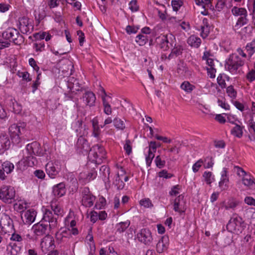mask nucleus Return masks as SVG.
<instances>
[{"instance_id":"obj_1","label":"nucleus","mask_w":255,"mask_h":255,"mask_svg":"<svg viewBox=\"0 0 255 255\" xmlns=\"http://www.w3.org/2000/svg\"><path fill=\"white\" fill-rule=\"evenodd\" d=\"M50 208L46 209L43 216V220L49 223V229L52 230L57 227L58 222L57 218L62 215L63 210L56 201L51 202Z\"/></svg>"},{"instance_id":"obj_2","label":"nucleus","mask_w":255,"mask_h":255,"mask_svg":"<svg viewBox=\"0 0 255 255\" xmlns=\"http://www.w3.org/2000/svg\"><path fill=\"white\" fill-rule=\"evenodd\" d=\"M231 11L234 16H240L233 27L234 30L237 32L242 26L248 23V12L246 8L237 6H234Z\"/></svg>"},{"instance_id":"obj_3","label":"nucleus","mask_w":255,"mask_h":255,"mask_svg":"<svg viewBox=\"0 0 255 255\" xmlns=\"http://www.w3.org/2000/svg\"><path fill=\"white\" fill-rule=\"evenodd\" d=\"M244 64V61L237 54H232L226 61L225 68L230 73L236 74L238 68Z\"/></svg>"},{"instance_id":"obj_4","label":"nucleus","mask_w":255,"mask_h":255,"mask_svg":"<svg viewBox=\"0 0 255 255\" xmlns=\"http://www.w3.org/2000/svg\"><path fill=\"white\" fill-rule=\"evenodd\" d=\"M2 37L4 39L13 42L16 45H20L24 41V38L20 34L18 31L14 28H8L2 33Z\"/></svg>"},{"instance_id":"obj_5","label":"nucleus","mask_w":255,"mask_h":255,"mask_svg":"<svg viewBox=\"0 0 255 255\" xmlns=\"http://www.w3.org/2000/svg\"><path fill=\"white\" fill-rule=\"evenodd\" d=\"M106 152L104 148L99 144L94 145L89 150V157L93 161L100 163L103 159L106 158Z\"/></svg>"},{"instance_id":"obj_6","label":"nucleus","mask_w":255,"mask_h":255,"mask_svg":"<svg viewBox=\"0 0 255 255\" xmlns=\"http://www.w3.org/2000/svg\"><path fill=\"white\" fill-rule=\"evenodd\" d=\"M15 192L13 187L3 185L0 189V200L5 203L10 204L14 200Z\"/></svg>"},{"instance_id":"obj_7","label":"nucleus","mask_w":255,"mask_h":255,"mask_svg":"<svg viewBox=\"0 0 255 255\" xmlns=\"http://www.w3.org/2000/svg\"><path fill=\"white\" fill-rule=\"evenodd\" d=\"M173 37L171 34L163 35L158 37L156 38V42L160 48L165 51L172 47L174 43Z\"/></svg>"},{"instance_id":"obj_8","label":"nucleus","mask_w":255,"mask_h":255,"mask_svg":"<svg viewBox=\"0 0 255 255\" xmlns=\"http://www.w3.org/2000/svg\"><path fill=\"white\" fill-rule=\"evenodd\" d=\"M2 231L4 233H12L14 231L12 220L6 215L3 214L0 221Z\"/></svg>"},{"instance_id":"obj_9","label":"nucleus","mask_w":255,"mask_h":255,"mask_svg":"<svg viewBox=\"0 0 255 255\" xmlns=\"http://www.w3.org/2000/svg\"><path fill=\"white\" fill-rule=\"evenodd\" d=\"M242 219L238 216L232 217L227 225V230L231 233H238L242 229Z\"/></svg>"},{"instance_id":"obj_10","label":"nucleus","mask_w":255,"mask_h":255,"mask_svg":"<svg viewBox=\"0 0 255 255\" xmlns=\"http://www.w3.org/2000/svg\"><path fill=\"white\" fill-rule=\"evenodd\" d=\"M21 130H24V127L15 124L11 125L9 128V132L12 140V142L18 143L20 142L19 135L21 133Z\"/></svg>"},{"instance_id":"obj_11","label":"nucleus","mask_w":255,"mask_h":255,"mask_svg":"<svg viewBox=\"0 0 255 255\" xmlns=\"http://www.w3.org/2000/svg\"><path fill=\"white\" fill-rule=\"evenodd\" d=\"M137 237L138 240L146 245H150L153 240L150 231L148 229H142L137 234Z\"/></svg>"},{"instance_id":"obj_12","label":"nucleus","mask_w":255,"mask_h":255,"mask_svg":"<svg viewBox=\"0 0 255 255\" xmlns=\"http://www.w3.org/2000/svg\"><path fill=\"white\" fill-rule=\"evenodd\" d=\"M19 29L23 34L30 33L33 29V26L30 23L29 19L25 16L19 19Z\"/></svg>"},{"instance_id":"obj_13","label":"nucleus","mask_w":255,"mask_h":255,"mask_svg":"<svg viewBox=\"0 0 255 255\" xmlns=\"http://www.w3.org/2000/svg\"><path fill=\"white\" fill-rule=\"evenodd\" d=\"M45 169L49 176L54 178L60 171V168L58 162H49L45 166Z\"/></svg>"},{"instance_id":"obj_14","label":"nucleus","mask_w":255,"mask_h":255,"mask_svg":"<svg viewBox=\"0 0 255 255\" xmlns=\"http://www.w3.org/2000/svg\"><path fill=\"white\" fill-rule=\"evenodd\" d=\"M26 150L28 154L42 156L43 154L42 152L40 144L36 141H33L28 144L26 145Z\"/></svg>"},{"instance_id":"obj_15","label":"nucleus","mask_w":255,"mask_h":255,"mask_svg":"<svg viewBox=\"0 0 255 255\" xmlns=\"http://www.w3.org/2000/svg\"><path fill=\"white\" fill-rule=\"evenodd\" d=\"M36 212L34 209H29L21 214V219L25 224L30 225L34 222Z\"/></svg>"},{"instance_id":"obj_16","label":"nucleus","mask_w":255,"mask_h":255,"mask_svg":"<svg viewBox=\"0 0 255 255\" xmlns=\"http://www.w3.org/2000/svg\"><path fill=\"white\" fill-rule=\"evenodd\" d=\"M43 222L44 221L42 220L39 223L35 224L32 227L33 232L37 236H41L48 234L47 232L48 225L43 223Z\"/></svg>"},{"instance_id":"obj_17","label":"nucleus","mask_w":255,"mask_h":255,"mask_svg":"<svg viewBox=\"0 0 255 255\" xmlns=\"http://www.w3.org/2000/svg\"><path fill=\"white\" fill-rule=\"evenodd\" d=\"M37 160L33 154L24 155L23 159L18 162L19 164H23L24 166L32 167L37 164Z\"/></svg>"},{"instance_id":"obj_18","label":"nucleus","mask_w":255,"mask_h":255,"mask_svg":"<svg viewBox=\"0 0 255 255\" xmlns=\"http://www.w3.org/2000/svg\"><path fill=\"white\" fill-rule=\"evenodd\" d=\"M83 100L87 106L92 107L95 105L96 101V96L95 94L91 91L85 92L83 96Z\"/></svg>"},{"instance_id":"obj_19","label":"nucleus","mask_w":255,"mask_h":255,"mask_svg":"<svg viewBox=\"0 0 255 255\" xmlns=\"http://www.w3.org/2000/svg\"><path fill=\"white\" fill-rule=\"evenodd\" d=\"M66 191L65 184L63 182H61L53 187V193L57 198H60L64 195Z\"/></svg>"},{"instance_id":"obj_20","label":"nucleus","mask_w":255,"mask_h":255,"mask_svg":"<svg viewBox=\"0 0 255 255\" xmlns=\"http://www.w3.org/2000/svg\"><path fill=\"white\" fill-rule=\"evenodd\" d=\"M10 145V141L8 136L6 134L0 136V154L8 149Z\"/></svg>"},{"instance_id":"obj_21","label":"nucleus","mask_w":255,"mask_h":255,"mask_svg":"<svg viewBox=\"0 0 255 255\" xmlns=\"http://www.w3.org/2000/svg\"><path fill=\"white\" fill-rule=\"evenodd\" d=\"M229 178L227 176V169L224 168L221 172V178L219 183V186L222 190H225L228 187Z\"/></svg>"},{"instance_id":"obj_22","label":"nucleus","mask_w":255,"mask_h":255,"mask_svg":"<svg viewBox=\"0 0 255 255\" xmlns=\"http://www.w3.org/2000/svg\"><path fill=\"white\" fill-rule=\"evenodd\" d=\"M6 250L10 255H17L21 250V246L19 244L10 242L7 246Z\"/></svg>"},{"instance_id":"obj_23","label":"nucleus","mask_w":255,"mask_h":255,"mask_svg":"<svg viewBox=\"0 0 255 255\" xmlns=\"http://www.w3.org/2000/svg\"><path fill=\"white\" fill-rule=\"evenodd\" d=\"M77 145L78 148H79L81 150V151L83 153L84 152H87L90 150L89 143L87 140L84 137H82L81 135L78 139Z\"/></svg>"},{"instance_id":"obj_24","label":"nucleus","mask_w":255,"mask_h":255,"mask_svg":"<svg viewBox=\"0 0 255 255\" xmlns=\"http://www.w3.org/2000/svg\"><path fill=\"white\" fill-rule=\"evenodd\" d=\"M168 238L166 237H162L156 245V251L159 253H161L165 251L168 247Z\"/></svg>"},{"instance_id":"obj_25","label":"nucleus","mask_w":255,"mask_h":255,"mask_svg":"<svg viewBox=\"0 0 255 255\" xmlns=\"http://www.w3.org/2000/svg\"><path fill=\"white\" fill-rule=\"evenodd\" d=\"M201 32V36L203 38H206L210 32V26L208 23V20L204 18L202 20V24L200 26Z\"/></svg>"},{"instance_id":"obj_26","label":"nucleus","mask_w":255,"mask_h":255,"mask_svg":"<svg viewBox=\"0 0 255 255\" xmlns=\"http://www.w3.org/2000/svg\"><path fill=\"white\" fill-rule=\"evenodd\" d=\"M54 241L53 238L49 236H46L41 242V246L42 248H49L53 249L54 247Z\"/></svg>"},{"instance_id":"obj_27","label":"nucleus","mask_w":255,"mask_h":255,"mask_svg":"<svg viewBox=\"0 0 255 255\" xmlns=\"http://www.w3.org/2000/svg\"><path fill=\"white\" fill-rule=\"evenodd\" d=\"M187 43L192 47L198 48L201 43V40L199 37L192 35L188 38Z\"/></svg>"},{"instance_id":"obj_28","label":"nucleus","mask_w":255,"mask_h":255,"mask_svg":"<svg viewBox=\"0 0 255 255\" xmlns=\"http://www.w3.org/2000/svg\"><path fill=\"white\" fill-rule=\"evenodd\" d=\"M95 199V197L92 194L84 196L82 200V205L86 207H90L93 205Z\"/></svg>"},{"instance_id":"obj_29","label":"nucleus","mask_w":255,"mask_h":255,"mask_svg":"<svg viewBox=\"0 0 255 255\" xmlns=\"http://www.w3.org/2000/svg\"><path fill=\"white\" fill-rule=\"evenodd\" d=\"M100 173L102 175V178L105 182L109 181L110 168L106 165H103L100 168Z\"/></svg>"},{"instance_id":"obj_30","label":"nucleus","mask_w":255,"mask_h":255,"mask_svg":"<svg viewBox=\"0 0 255 255\" xmlns=\"http://www.w3.org/2000/svg\"><path fill=\"white\" fill-rule=\"evenodd\" d=\"M183 50V48L182 46L179 45L176 46V45L174 44V48L172 49L171 52L168 56V59L170 60L173 58L174 56L177 57L181 55Z\"/></svg>"},{"instance_id":"obj_31","label":"nucleus","mask_w":255,"mask_h":255,"mask_svg":"<svg viewBox=\"0 0 255 255\" xmlns=\"http://www.w3.org/2000/svg\"><path fill=\"white\" fill-rule=\"evenodd\" d=\"M177 73L180 76H184L188 71V68L186 64L183 61H180L177 65Z\"/></svg>"},{"instance_id":"obj_32","label":"nucleus","mask_w":255,"mask_h":255,"mask_svg":"<svg viewBox=\"0 0 255 255\" xmlns=\"http://www.w3.org/2000/svg\"><path fill=\"white\" fill-rule=\"evenodd\" d=\"M233 242V235L230 232L227 234L224 235L222 239V245L223 247H226L230 245Z\"/></svg>"},{"instance_id":"obj_33","label":"nucleus","mask_w":255,"mask_h":255,"mask_svg":"<svg viewBox=\"0 0 255 255\" xmlns=\"http://www.w3.org/2000/svg\"><path fill=\"white\" fill-rule=\"evenodd\" d=\"M243 128L241 126L236 124L235 126L231 130V133L238 138H241L243 134Z\"/></svg>"},{"instance_id":"obj_34","label":"nucleus","mask_w":255,"mask_h":255,"mask_svg":"<svg viewBox=\"0 0 255 255\" xmlns=\"http://www.w3.org/2000/svg\"><path fill=\"white\" fill-rule=\"evenodd\" d=\"M130 225V221L127 220L125 222L119 223L116 225L117 232L121 233L124 232Z\"/></svg>"},{"instance_id":"obj_35","label":"nucleus","mask_w":255,"mask_h":255,"mask_svg":"<svg viewBox=\"0 0 255 255\" xmlns=\"http://www.w3.org/2000/svg\"><path fill=\"white\" fill-rule=\"evenodd\" d=\"M183 198V196L179 195L178 197L175 198L174 203V210L175 212H179L180 213L184 212V210L182 209L181 205L180 203V199H182Z\"/></svg>"},{"instance_id":"obj_36","label":"nucleus","mask_w":255,"mask_h":255,"mask_svg":"<svg viewBox=\"0 0 255 255\" xmlns=\"http://www.w3.org/2000/svg\"><path fill=\"white\" fill-rule=\"evenodd\" d=\"M113 184L116 187H117V188L118 190H121L124 188L125 183L120 178V175L119 173H117Z\"/></svg>"},{"instance_id":"obj_37","label":"nucleus","mask_w":255,"mask_h":255,"mask_svg":"<svg viewBox=\"0 0 255 255\" xmlns=\"http://www.w3.org/2000/svg\"><path fill=\"white\" fill-rule=\"evenodd\" d=\"M243 183L249 188L253 189L255 188V183L252 179L250 176H245L242 178Z\"/></svg>"},{"instance_id":"obj_38","label":"nucleus","mask_w":255,"mask_h":255,"mask_svg":"<svg viewBox=\"0 0 255 255\" xmlns=\"http://www.w3.org/2000/svg\"><path fill=\"white\" fill-rule=\"evenodd\" d=\"M2 169L7 174L11 173L14 169L13 164L9 161L4 162L2 164Z\"/></svg>"},{"instance_id":"obj_39","label":"nucleus","mask_w":255,"mask_h":255,"mask_svg":"<svg viewBox=\"0 0 255 255\" xmlns=\"http://www.w3.org/2000/svg\"><path fill=\"white\" fill-rule=\"evenodd\" d=\"M180 88L187 93H191L195 88V86L188 81H184L181 84Z\"/></svg>"},{"instance_id":"obj_40","label":"nucleus","mask_w":255,"mask_h":255,"mask_svg":"<svg viewBox=\"0 0 255 255\" xmlns=\"http://www.w3.org/2000/svg\"><path fill=\"white\" fill-rule=\"evenodd\" d=\"M114 126L116 128L123 130L125 128L126 126L124 121L118 118H116L113 120Z\"/></svg>"},{"instance_id":"obj_41","label":"nucleus","mask_w":255,"mask_h":255,"mask_svg":"<svg viewBox=\"0 0 255 255\" xmlns=\"http://www.w3.org/2000/svg\"><path fill=\"white\" fill-rule=\"evenodd\" d=\"M148 39L147 36L143 34H138L135 39V41L140 46H143L147 42Z\"/></svg>"},{"instance_id":"obj_42","label":"nucleus","mask_w":255,"mask_h":255,"mask_svg":"<svg viewBox=\"0 0 255 255\" xmlns=\"http://www.w3.org/2000/svg\"><path fill=\"white\" fill-rule=\"evenodd\" d=\"M246 48L251 56L255 52V39L253 40L251 42L247 44Z\"/></svg>"},{"instance_id":"obj_43","label":"nucleus","mask_w":255,"mask_h":255,"mask_svg":"<svg viewBox=\"0 0 255 255\" xmlns=\"http://www.w3.org/2000/svg\"><path fill=\"white\" fill-rule=\"evenodd\" d=\"M203 176L207 184H211V183L214 181V177H212V173L211 172L205 171L204 172Z\"/></svg>"},{"instance_id":"obj_44","label":"nucleus","mask_w":255,"mask_h":255,"mask_svg":"<svg viewBox=\"0 0 255 255\" xmlns=\"http://www.w3.org/2000/svg\"><path fill=\"white\" fill-rule=\"evenodd\" d=\"M12 104L13 112L16 114H19L21 111V106L14 100H11Z\"/></svg>"},{"instance_id":"obj_45","label":"nucleus","mask_w":255,"mask_h":255,"mask_svg":"<svg viewBox=\"0 0 255 255\" xmlns=\"http://www.w3.org/2000/svg\"><path fill=\"white\" fill-rule=\"evenodd\" d=\"M34 16L35 20L37 21V23H39L40 21L42 20L45 16V12L44 10H43L41 13L39 10L38 11L35 10Z\"/></svg>"},{"instance_id":"obj_46","label":"nucleus","mask_w":255,"mask_h":255,"mask_svg":"<svg viewBox=\"0 0 255 255\" xmlns=\"http://www.w3.org/2000/svg\"><path fill=\"white\" fill-rule=\"evenodd\" d=\"M227 93L231 98L235 99L237 96V92L234 89L233 86H230L227 88Z\"/></svg>"},{"instance_id":"obj_47","label":"nucleus","mask_w":255,"mask_h":255,"mask_svg":"<svg viewBox=\"0 0 255 255\" xmlns=\"http://www.w3.org/2000/svg\"><path fill=\"white\" fill-rule=\"evenodd\" d=\"M235 170L237 175L242 177L244 178L245 176H247V173L241 167L239 166L235 167Z\"/></svg>"},{"instance_id":"obj_48","label":"nucleus","mask_w":255,"mask_h":255,"mask_svg":"<svg viewBox=\"0 0 255 255\" xmlns=\"http://www.w3.org/2000/svg\"><path fill=\"white\" fill-rule=\"evenodd\" d=\"M11 233L12 234L10 238V240L11 241L17 242L18 243L17 244L20 245V242H21L22 241V237L18 234H15L13 232Z\"/></svg>"},{"instance_id":"obj_49","label":"nucleus","mask_w":255,"mask_h":255,"mask_svg":"<svg viewBox=\"0 0 255 255\" xmlns=\"http://www.w3.org/2000/svg\"><path fill=\"white\" fill-rule=\"evenodd\" d=\"M155 162L156 166L159 168L163 167L165 164V160H162L159 155H158L155 157Z\"/></svg>"},{"instance_id":"obj_50","label":"nucleus","mask_w":255,"mask_h":255,"mask_svg":"<svg viewBox=\"0 0 255 255\" xmlns=\"http://www.w3.org/2000/svg\"><path fill=\"white\" fill-rule=\"evenodd\" d=\"M124 148L128 155H129L131 152L132 147L131 145V142L129 139H127L126 140V143L124 145Z\"/></svg>"},{"instance_id":"obj_51","label":"nucleus","mask_w":255,"mask_h":255,"mask_svg":"<svg viewBox=\"0 0 255 255\" xmlns=\"http://www.w3.org/2000/svg\"><path fill=\"white\" fill-rule=\"evenodd\" d=\"M154 157L153 152L148 151V155L146 157V163L147 166H150L153 158Z\"/></svg>"},{"instance_id":"obj_52","label":"nucleus","mask_w":255,"mask_h":255,"mask_svg":"<svg viewBox=\"0 0 255 255\" xmlns=\"http://www.w3.org/2000/svg\"><path fill=\"white\" fill-rule=\"evenodd\" d=\"M203 163V161L202 159L198 160L192 166L193 171L195 173L198 172L199 168L201 167Z\"/></svg>"},{"instance_id":"obj_53","label":"nucleus","mask_w":255,"mask_h":255,"mask_svg":"<svg viewBox=\"0 0 255 255\" xmlns=\"http://www.w3.org/2000/svg\"><path fill=\"white\" fill-rule=\"evenodd\" d=\"M34 47L37 52H41L44 50L45 45L43 42L36 43L34 44Z\"/></svg>"},{"instance_id":"obj_54","label":"nucleus","mask_w":255,"mask_h":255,"mask_svg":"<svg viewBox=\"0 0 255 255\" xmlns=\"http://www.w3.org/2000/svg\"><path fill=\"white\" fill-rule=\"evenodd\" d=\"M246 78L248 79V80L252 82L255 80V70H252L250 72H249L247 75Z\"/></svg>"},{"instance_id":"obj_55","label":"nucleus","mask_w":255,"mask_h":255,"mask_svg":"<svg viewBox=\"0 0 255 255\" xmlns=\"http://www.w3.org/2000/svg\"><path fill=\"white\" fill-rule=\"evenodd\" d=\"M140 204L141 206H143L146 208H148V207L152 206V203H151L150 200L148 198L144 199H142V200H140Z\"/></svg>"},{"instance_id":"obj_56","label":"nucleus","mask_w":255,"mask_h":255,"mask_svg":"<svg viewBox=\"0 0 255 255\" xmlns=\"http://www.w3.org/2000/svg\"><path fill=\"white\" fill-rule=\"evenodd\" d=\"M180 186L179 185H176L173 186L172 187L170 191L169 192L170 195H171V196L177 195L179 193L178 190H180Z\"/></svg>"},{"instance_id":"obj_57","label":"nucleus","mask_w":255,"mask_h":255,"mask_svg":"<svg viewBox=\"0 0 255 255\" xmlns=\"http://www.w3.org/2000/svg\"><path fill=\"white\" fill-rule=\"evenodd\" d=\"M46 1L50 8H53L59 5L58 0H46Z\"/></svg>"},{"instance_id":"obj_58","label":"nucleus","mask_w":255,"mask_h":255,"mask_svg":"<svg viewBox=\"0 0 255 255\" xmlns=\"http://www.w3.org/2000/svg\"><path fill=\"white\" fill-rule=\"evenodd\" d=\"M29 64L31 67H32L33 69L38 73L39 70V67L37 65L35 60L33 58H31L29 59Z\"/></svg>"},{"instance_id":"obj_59","label":"nucleus","mask_w":255,"mask_h":255,"mask_svg":"<svg viewBox=\"0 0 255 255\" xmlns=\"http://www.w3.org/2000/svg\"><path fill=\"white\" fill-rule=\"evenodd\" d=\"M10 41L6 39L0 40V49L8 47L10 45Z\"/></svg>"},{"instance_id":"obj_60","label":"nucleus","mask_w":255,"mask_h":255,"mask_svg":"<svg viewBox=\"0 0 255 255\" xmlns=\"http://www.w3.org/2000/svg\"><path fill=\"white\" fill-rule=\"evenodd\" d=\"M26 206L22 203H15L14 204V208L17 211L23 212L26 209Z\"/></svg>"},{"instance_id":"obj_61","label":"nucleus","mask_w":255,"mask_h":255,"mask_svg":"<svg viewBox=\"0 0 255 255\" xmlns=\"http://www.w3.org/2000/svg\"><path fill=\"white\" fill-rule=\"evenodd\" d=\"M158 176L160 177H163L167 179L171 178L172 176V175L168 173L166 170H162L158 173Z\"/></svg>"},{"instance_id":"obj_62","label":"nucleus","mask_w":255,"mask_h":255,"mask_svg":"<svg viewBox=\"0 0 255 255\" xmlns=\"http://www.w3.org/2000/svg\"><path fill=\"white\" fill-rule=\"evenodd\" d=\"M253 27L250 25L244 27L242 29L241 33L243 34L250 35L253 31Z\"/></svg>"},{"instance_id":"obj_63","label":"nucleus","mask_w":255,"mask_h":255,"mask_svg":"<svg viewBox=\"0 0 255 255\" xmlns=\"http://www.w3.org/2000/svg\"><path fill=\"white\" fill-rule=\"evenodd\" d=\"M218 84L222 88H224L226 86L225 80L223 78L222 75H219L217 79Z\"/></svg>"},{"instance_id":"obj_64","label":"nucleus","mask_w":255,"mask_h":255,"mask_svg":"<svg viewBox=\"0 0 255 255\" xmlns=\"http://www.w3.org/2000/svg\"><path fill=\"white\" fill-rule=\"evenodd\" d=\"M18 75L19 77H22L23 80L26 81H30L31 80L29 78V74L27 72H18Z\"/></svg>"}]
</instances>
